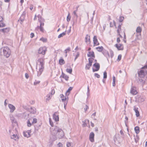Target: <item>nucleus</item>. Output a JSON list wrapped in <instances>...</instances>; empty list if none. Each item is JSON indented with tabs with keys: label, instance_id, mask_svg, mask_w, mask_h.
Listing matches in <instances>:
<instances>
[{
	"label": "nucleus",
	"instance_id": "obj_43",
	"mask_svg": "<svg viewBox=\"0 0 147 147\" xmlns=\"http://www.w3.org/2000/svg\"><path fill=\"white\" fill-rule=\"evenodd\" d=\"M40 40L42 41L43 42H46L47 41V39L46 38H42L40 39Z\"/></svg>",
	"mask_w": 147,
	"mask_h": 147
},
{
	"label": "nucleus",
	"instance_id": "obj_32",
	"mask_svg": "<svg viewBox=\"0 0 147 147\" xmlns=\"http://www.w3.org/2000/svg\"><path fill=\"white\" fill-rule=\"evenodd\" d=\"M68 96H65V97H64L63 98H62L61 100L63 102H64L65 101L67 100H67L68 99Z\"/></svg>",
	"mask_w": 147,
	"mask_h": 147
},
{
	"label": "nucleus",
	"instance_id": "obj_40",
	"mask_svg": "<svg viewBox=\"0 0 147 147\" xmlns=\"http://www.w3.org/2000/svg\"><path fill=\"white\" fill-rule=\"evenodd\" d=\"M72 69H66L67 72L70 74H71V73H72Z\"/></svg>",
	"mask_w": 147,
	"mask_h": 147
},
{
	"label": "nucleus",
	"instance_id": "obj_7",
	"mask_svg": "<svg viewBox=\"0 0 147 147\" xmlns=\"http://www.w3.org/2000/svg\"><path fill=\"white\" fill-rule=\"evenodd\" d=\"M94 134L93 132H91L89 135V139L90 140L91 142H94Z\"/></svg>",
	"mask_w": 147,
	"mask_h": 147
},
{
	"label": "nucleus",
	"instance_id": "obj_31",
	"mask_svg": "<svg viewBox=\"0 0 147 147\" xmlns=\"http://www.w3.org/2000/svg\"><path fill=\"white\" fill-rule=\"evenodd\" d=\"M142 31V28L140 27H138L136 30V32L137 33H140Z\"/></svg>",
	"mask_w": 147,
	"mask_h": 147
},
{
	"label": "nucleus",
	"instance_id": "obj_44",
	"mask_svg": "<svg viewBox=\"0 0 147 147\" xmlns=\"http://www.w3.org/2000/svg\"><path fill=\"white\" fill-rule=\"evenodd\" d=\"M69 15H70V14H69V13L68 14L67 17V21L68 22H69L70 20V18H71V17H70L69 16Z\"/></svg>",
	"mask_w": 147,
	"mask_h": 147
},
{
	"label": "nucleus",
	"instance_id": "obj_13",
	"mask_svg": "<svg viewBox=\"0 0 147 147\" xmlns=\"http://www.w3.org/2000/svg\"><path fill=\"white\" fill-rule=\"evenodd\" d=\"M85 42L87 44H89L90 43V36L87 34L85 38Z\"/></svg>",
	"mask_w": 147,
	"mask_h": 147
},
{
	"label": "nucleus",
	"instance_id": "obj_17",
	"mask_svg": "<svg viewBox=\"0 0 147 147\" xmlns=\"http://www.w3.org/2000/svg\"><path fill=\"white\" fill-rule=\"evenodd\" d=\"M29 111L31 113L35 114L36 112V109L34 107H31L29 109Z\"/></svg>",
	"mask_w": 147,
	"mask_h": 147
},
{
	"label": "nucleus",
	"instance_id": "obj_48",
	"mask_svg": "<svg viewBox=\"0 0 147 147\" xmlns=\"http://www.w3.org/2000/svg\"><path fill=\"white\" fill-rule=\"evenodd\" d=\"M124 18L123 17L121 16L119 18V21L120 22H121L123 20Z\"/></svg>",
	"mask_w": 147,
	"mask_h": 147
},
{
	"label": "nucleus",
	"instance_id": "obj_39",
	"mask_svg": "<svg viewBox=\"0 0 147 147\" xmlns=\"http://www.w3.org/2000/svg\"><path fill=\"white\" fill-rule=\"evenodd\" d=\"M40 82V81H37L35 80V81L34 82V86H36L37 84H39Z\"/></svg>",
	"mask_w": 147,
	"mask_h": 147
},
{
	"label": "nucleus",
	"instance_id": "obj_4",
	"mask_svg": "<svg viewBox=\"0 0 147 147\" xmlns=\"http://www.w3.org/2000/svg\"><path fill=\"white\" fill-rule=\"evenodd\" d=\"M120 136L119 134H116L114 137L113 140L115 144L117 145L120 143Z\"/></svg>",
	"mask_w": 147,
	"mask_h": 147
},
{
	"label": "nucleus",
	"instance_id": "obj_15",
	"mask_svg": "<svg viewBox=\"0 0 147 147\" xmlns=\"http://www.w3.org/2000/svg\"><path fill=\"white\" fill-rule=\"evenodd\" d=\"M138 108L136 107L135 106L134 107V110L135 112L136 115L137 117H138L140 116V113L138 111Z\"/></svg>",
	"mask_w": 147,
	"mask_h": 147
},
{
	"label": "nucleus",
	"instance_id": "obj_27",
	"mask_svg": "<svg viewBox=\"0 0 147 147\" xmlns=\"http://www.w3.org/2000/svg\"><path fill=\"white\" fill-rule=\"evenodd\" d=\"M66 30L65 32H63L62 33L59 35L58 36V38H60L63 37V36L65 35L66 34Z\"/></svg>",
	"mask_w": 147,
	"mask_h": 147
},
{
	"label": "nucleus",
	"instance_id": "obj_29",
	"mask_svg": "<svg viewBox=\"0 0 147 147\" xmlns=\"http://www.w3.org/2000/svg\"><path fill=\"white\" fill-rule=\"evenodd\" d=\"M115 81L116 78L115 76H113V82L112 85L113 86H115Z\"/></svg>",
	"mask_w": 147,
	"mask_h": 147
},
{
	"label": "nucleus",
	"instance_id": "obj_9",
	"mask_svg": "<svg viewBox=\"0 0 147 147\" xmlns=\"http://www.w3.org/2000/svg\"><path fill=\"white\" fill-rule=\"evenodd\" d=\"M146 72L144 70H141L138 73L139 76L141 78H143L144 77L145 75Z\"/></svg>",
	"mask_w": 147,
	"mask_h": 147
},
{
	"label": "nucleus",
	"instance_id": "obj_60",
	"mask_svg": "<svg viewBox=\"0 0 147 147\" xmlns=\"http://www.w3.org/2000/svg\"><path fill=\"white\" fill-rule=\"evenodd\" d=\"M67 102H65L64 103V108H65V109H66V107L67 105Z\"/></svg>",
	"mask_w": 147,
	"mask_h": 147
},
{
	"label": "nucleus",
	"instance_id": "obj_18",
	"mask_svg": "<svg viewBox=\"0 0 147 147\" xmlns=\"http://www.w3.org/2000/svg\"><path fill=\"white\" fill-rule=\"evenodd\" d=\"M11 139H13L15 140H17L18 139V137L16 134H14L11 135Z\"/></svg>",
	"mask_w": 147,
	"mask_h": 147
},
{
	"label": "nucleus",
	"instance_id": "obj_57",
	"mask_svg": "<svg viewBox=\"0 0 147 147\" xmlns=\"http://www.w3.org/2000/svg\"><path fill=\"white\" fill-rule=\"evenodd\" d=\"M55 92V90L54 89H52L51 90V93H50L49 94H52V95L53 94H54Z\"/></svg>",
	"mask_w": 147,
	"mask_h": 147
},
{
	"label": "nucleus",
	"instance_id": "obj_16",
	"mask_svg": "<svg viewBox=\"0 0 147 147\" xmlns=\"http://www.w3.org/2000/svg\"><path fill=\"white\" fill-rule=\"evenodd\" d=\"M9 28H5L1 29L0 31L4 33H7L9 32Z\"/></svg>",
	"mask_w": 147,
	"mask_h": 147
},
{
	"label": "nucleus",
	"instance_id": "obj_54",
	"mask_svg": "<svg viewBox=\"0 0 147 147\" xmlns=\"http://www.w3.org/2000/svg\"><path fill=\"white\" fill-rule=\"evenodd\" d=\"M71 146V143L70 142H68L67 143V147H69Z\"/></svg>",
	"mask_w": 147,
	"mask_h": 147
},
{
	"label": "nucleus",
	"instance_id": "obj_46",
	"mask_svg": "<svg viewBox=\"0 0 147 147\" xmlns=\"http://www.w3.org/2000/svg\"><path fill=\"white\" fill-rule=\"evenodd\" d=\"M27 125L28 127H30L31 125V124L29 120H28L27 122Z\"/></svg>",
	"mask_w": 147,
	"mask_h": 147
},
{
	"label": "nucleus",
	"instance_id": "obj_58",
	"mask_svg": "<svg viewBox=\"0 0 147 147\" xmlns=\"http://www.w3.org/2000/svg\"><path fill=\"white\" fill-rule=\"evenodd\" d=\"M25 77L27 79H28L29 77V76L28 74L27 73H26L25 74Z\"/></svg>",
	"mask_w": 147,
	"mask_h": 147
},
{
	"label": "nucleus",
	"instance_id": "obj_63",
	"mask_svg": "<svg viewBox=\"0 0 147 147\" xmlns=\"http://www.w3.org/2000/svg\"><path fill=\"white\" fill-rule=\"evenodd\" d=\"M34 36V34L33 33H32L30 34V37L32 38Z\"/></svg>",
	"mask_w": 147,
	"mask_h": 147
},
{
	"label": "nucleus",
	"instance_id": "obj_36",
	"mask_svg": "<svg viewBox=\"0 0 147 147\" xmlns=\"http://www.w3.org/2000/svg\"><path fill=\"white\" fill-rule=\"evenodd\" d=\"M63 77L66 80H67L69 78L68 76H67V75L65 74L63 75Z\"/></svg>",
	"mask_w": 147,
	"mask_h": 147
},
{
	"label": "nucleus",
	"instance_id": "obj_2",
	"mask_svg": "<svg viewBox=\"0 0 147 147\" xmlns=\"http://www.w3.org/2000/svg\"><path fill=\"white\" fill-rule=\"evenodd\" d=\"M45 61L43 58L38 59L37 62L36 70L37 76H39L42 74L44 68Z\"/></svg>",
	"mask_w": 147,
	"mask_h": 147
},
{
	"label": "nucleus",
	"instance_id": "obj_53",
	"mask_svg": "<svg viewBox=\"0 0 147 147\" xmlns=\"http://www.w3.org/2000/svg\"><path fill=\"white\" fill-rule=\"evenodd\" d=\"M121 55H119L118 57L117 60H118V61H120L121 59Z\"/></svg>",
	"mask_w": 147,
	"mask_h": 147
},
{
	"label": "nucleus",
	"instance_id": "obj_42",
	"mask_svg": "<svg viewBox=\"0 0 147 147\" xmlns=\"http://www.w3.org/2000/svg\"><path fill=\"white\" fill-rule=\"evenodd\" d=\"M93 59H94L92 58H89L88 59V61H89V63L90 64H91V65H92V61H93Z\"/></svg>",
	"mask_w": 147,
	"mask_h": 147
},
{
	"label": "nucleus",
	"instance_id": "obj_49",
	"mask_svg": "<svg viewBox=\"0 0 147 147\" xmlns=\"http://www.w3.org/2000/svg\"><path fill=\"white\" fill-rule=\"evenodd\" d=\"M37 122V119L36 118H34L32 122V124L36 123Z\"/></svg>",
	"mask_w": 147,
	"mask_h": 147
},
{
	"label": "nucleus",
	"instance_id": "obj_28",
	"mask_svg": "<svg viewBox=\"0 0 147 147\" xmlns=\"http://www.w3.org/2000/svg\"><path fill=\"white\" fill-rule=\"evenodd\" d=\"M10 119L12 123H16L17 121L16 119L13 116L10 117Z\"/></svg>",
	"mask_w": 147,
	"mask_h": 147
},
{
	"label": "nucleus",
	"instance_id": "obj_3",
	"mask_svg": "<svg viewBox=\"0 0 147 147\" xmlns=\"http://www.w3.org/2000/svg\"><path fill=\"white\" fill-rule=\"evenodd\" d=\"M1 51L3 52L4 56L7 58L9 57L11 54V51L7 47H2L1 49Z\"/></svg>",
	"mask_w": 147,
	"mask_h": 147
},
{
	"label": "nucleus",
	"instance_id": "obj_51",
	"mask_svg": "<svg viewBox=\"0 0 147 147\" xmlns=\"http://www.w3.org/2000/svg\"><path fill=\"white\" fill-rule=\"evenodd\" d=\"M94 75L96 77H97L98 78H100V75L97 73H95L94 74Z\"/></svg>",
	"mask_w": 147,
	"mask_h": 147
},
{
	"label": "nucleus",
	"instance_id": "obj_34",
	"mask_svg": "<svg viewBox=\"0 0 147 147\" xmlns=\"http://www.w3.org/2000/svg\"><path fill=\"white\" fill-rule=\"evenodd\" d=\"M96 49L98 51H102L103 49V47H102L101 46L100 47H97L96 48Z\"/></svg>",
	"mask_w": 147,
	"mask_h": 147
},
{
	"label": "nucleus",
	"instance_id": "obj_11",
	"mask_svg": "<svg viewBox=\"0 0 147 147\" xmlns=\"http://www.w3.org/2000/svg\"><path fill=\"white\" fill-rule=\"evenodd\" d=\"M115 47L117 48L118 50H122L123 49V45L120 44H115Z\"/></svg>",
	"mask_w": 147,
	"mask_h": 147
},
{
	"label": "nucleus",
	"instance_id": "obj_22",
	"mask_svg": "<svg viewBox=\"0 0 147 147\" xmlns=\"http://www.w3.org/2000/svg\"><path fill=\"white\" fill-rule=\"evenodd\" d=\"M3 20V18L2 17L0 16V27H3L5 26V24L3 23L2 22Z\"/></svg>",
	"mask_w": 147,
	"mask_h": 147
},
{
	"label": "nucleus",
	"instance_id": "obj_47",
	"mask_svg": "<svg viewBox=\"0 0 147 147\" xmlns=\"http://www.w3.org/2000/svg\"><path fill=\"white\" fill-rule=\"evenodd\" d=\"M121 25H119L118 26V29L117 30V32L118 33H119L120 30H121Z\"/></svg>",
	"mask_w": 147,
	"mask_h": 147
},
{
	"label": "nucleus",
	"instance_id": "obj_10",
	"mask_svg": "<svg viewBox=\"0 0 147 147\" xmlns=\"http://www.w3.org/2000/svg\"><path fill=\"white\" fill-rule=\"evenodd\" d=\"M8 107L10 109V113L13 112L16 109L15 107L11 104L8 105Z\"/></svg>",
	"mask_w": 147,
	"mask_h": 147
},
{
	"label": "nucleus",
	"instance_id": "obj_35",
	"mask_svg": "<svg viewBox=\"0 0 147 147\" xmlns=\"http://www.w3.org/2000/svg\"><path fill=\"white\" fill-rule=\"evenodd\" d=\"M59 63L60 65H63L65 63L63 59H61L59 60Z\"/></svg>",
	"mask_w": 147,
	"mask_h": 147
},
{
	"label": "nucleus",
	"instance_id": "obj_56",
	"mask_svg": "<svg viewBox=\"0 0 147 147\" xmlns=\"http://www.w3.org/2000/svg\"><path fill=\"white\" fill-rule=\"evenodd\" d=\"M88 109V107L87 105H86L85 107L84 108V110L86 112Z\"/></svg>",
	"mask_w": 147,
	"mask_h": 147
},
{
	"label": "nucleus",
	"instance_id": "obj_50",
	"mask_svg": "<svg viewBox=\"0 0 147 147\" xmlns=\"http://www.w3.org/2000/svg\"><path fill=\"white\" fill-rule=\"evenodd\" d=\"M79 53L77 52V54L76 55L75 58L74 59V61H75L76 59L78 58V57L79 56Z\"/></svg>",
	"mask_w": 147,
	"mask_h": 147
},
{
	"label": "nucleus",
	"instance_id": "obj_24",
	"mask_svg": "<svg viewBox=\"0 0 147 147\" xmlns=\"http://www.w3.org/2000/svg\"><path fill=\"white\" fill-rule=\"evenodd\" d=\"M134 130L136 133L138 134L140 132V128L138 126H136L134 128Z\"/></svg>",
	"mask_w": 147,
	"mask_h": 147
},
{
	"label": "nucleus",
	"instance_id": "obj_61",
	"mask_svg": "<svg viewBox=\"0 0 147 147\" xmlns=\"http://www.w3.org/2000/svg\"><path fill=\"white\" fill-rule=\"evenodd\" d=\"M136 137L137 138V139H136L135 138V142L136 143H137V142L138 141V140H139L138 137L137 136H136Z\"/></svg>",
	"mask_w": 147,
	"mask_h": 147
},
{
	"label": "nucleus",
	"instance_id": "obj_62",
	"mask_svg": "<svg viewBox=\"0 0 147 147\" xmlns=\"http://www.w3.org/2000/svg\"><path fill=\"white\" fill-rule=\"evenodd\" d=\"M89 86H88V91L87 92V95L88 96L89 95Z\"/></svg>",
	"mask_w": 147,
	"mask_h": 147
},
{
	"label": "nucleus",
	"instance_id": "obj_59",
	"mask_svg": "<svg viewBox=\"0 0 147 147\" xmlns=\"http://www.w3.org/2000/svg\"><path fill=\"white\" fill-rule=\"evenodd\" d=\"M77 10H78V7L77 8V9L76 10H75L74 11V12H73V13L74 14V15L75 16V15H76L77 14V13H76V12L77 11Z\"/></svg>",
	"mask_w": 147,
	"mask_h": 147
},
{
	"label": "nucleus",
	"instance_id": "obj_1",
	"mask_svg": "<svg viewBox=\"0 0 147 147\" xmlns=\"http://www.w3.org/2000/svg\"><path fill=\"white\" fill-rule=\"evenodd\" d=\"M50 129L52 134L55 136V138L54 140L57 138L61 139L64 136V133L62 130L57 126H55L54 128H50Z\"/></svg>",
	"mask_w": 147,
	"mask_h": 147
},
{
	"label": "nucleus",
	"instance_id": "obj_12",
	"mask_svg": "<svg viewBox=\"0 0 147 147\" xmlns=\"http://www.w3.org/2000/svg\"><path fill=\"white\" fill-rule=\"evenodd\" d=\"M30 130H28L27 131L24 132V136L27 138L29 137L30 136L31 133Z\"/></svg>",
	"mask_w": 147,
	"mask_h": 147
},
{
	"label": "nucleus",
	"instance_id": "obj_23",
	"mask_svg": "<svg viewBox=\"0 0 147 147\" xmlns=\"http://www.w3.org/2000/svg\"><path fill=\"white\" fill-rule=\"evenodd\" d=\"M137 91L136 90L133 88H131L130 93L133 95L136 94H137Z\"/></svg>",
	"mask_w": 147,
	"mask_h": 147
},
{
	"label": "nucleus",
	"instance_id": "obj_14",
	"mask_svg": "<svg viewBox=\"0 0 147 147\" xmlns=\"http://www.w3.org/2000/svg\"><path fill=\"white\" fill-rule=\"evenodd\" d=\"M93 40L94 45H99V43L98 42L97 37L96 36H94L93 38Z\"/></svg>",
	"mask_w": 147,
	"mask_h": 147
},
{
	"label": "nucleus",
	"instance_id": "obj_55",
	"mask_svg": "<svg viewBox=\"0 0 147 147\" xmlns=\"http://www.w3.org/2000/svg\"><path fill=\"white\" fill-rule=\"evenodd\" d=\"M58 146L59 147H62L63 146V145L62 144L60 143L59 142L57 144Z\"/></svg>",
	"mask_w": 147,
	"mask_h": 147
},
{
	"label": "nucleus",
	"instance_id": "obj_41",
	"mask_svg": "<svg viewBox=\"0 0 147 147\" xmlns=\"http://www.w3.org/2000/svg\"><path fill=\"white\" fill-rule=\"evenodd\" d=\"M49 121L50 125L52 127H53V123L51 118H49Z\"/></svg>",
	"mask_w": 147,
	"mask_h": 147
},
{
	"label": "nucleus",
	"instance_id": "obj_52",
	"mask_svg": "<svg viewBox=\"0 0 147 147\" xmlns=\"http://www.w3.org/2000/svg\"><path fill=\"white\" fill-rule=\"evenodd\" d=\"M107 77V74L106 72L105 71L104 73V78H106Z\"/></svg>",
	"mask_w": 147,
	"mask_h": 147
},
{
	"label": "nucleus",
	"instance_id": "obj_25",
	"mask_svg": "<svg viewBox=\"0 0 147 147\" xmlns=\"http://www.w3.org/2000/svg\"><path fill=\"white\" fill-rule=\"evenodd\" d=\"M72 88L70 87L68 89L67 91L65 93V95L66 96H68L70 93V91L72 90Z\"/></svg>",
	"mask_w": 147,
	"mask_h": 147
},
{
	"label": "nucleus",
	"instance_id": "obj_30",
	"mask_svg": "<svg viewBox=\"0 0 147 147\" xmlns=\"http://www.w3.org/2000/svg\"><path fill=\"white\" fill-rule=\"evenodd\" d=\"M29 114L27 113H24L23 114V117L25 119H27L28 118Z\"/></svg>",
	"mask_w": 147,
	"mask_h": 147
},
{
	"label": "nucleus",
	"instance_id": "obj_8",
	"mask_svg": "<svg viewBox=\"0 0 147 147\" xmlns=\"http://www.w3.org/2000/svg\"><path fill=\"white\" fill-rule=\"evenodd\" d=\"M53 119L55 121H59V115L57 112L54 113L53 115Z\"/></svg>",
	"mask_w": 147,
	"mask_h": 147
},
{
	"label": "nucleus",
	"instance_id": "obj_64",
	"mask_svg": "<svg viewBox=\"0 0 147 147\" xmlns=\"http://www.w3.org/2000/svg\"><path fill=\"white\" fill-rule=\"evenodd\" d=\"M38 20L39 19L40 20H41V17L40 15H38Z\"/></svg>",
	"mask_w": 147,
	"mask_h": 147
},
{
	"label": "nucleus",
	"instance_id": "obj_38",
	"mask_svg": "<svg viewBox=\"0 0 147 147\" xmlns=\"http://www.w3.org/2000/svg\"><path fill=\"white\" fill-rule=\"evenodd\" d=\"M70 51L71 49L70 48L68 47L65 50L64 52L65 53V54H67V52H69Z\"/></svg>",
	"mask_w": 147,
	"mask_h": 147
},
{
	"label": "nucleus",
	"instance_id": "obj_19",
	"mask_svg": "<svg viewBox=\"0 0 147 147\" xmlns=\"http://www.w3.org/2000/svg\"><path fill=\"white\" fill-rule=\"evenodd\" d=\"M52 97V94L49 93L48 94L46 97V101H49L50 99H51Z\"/></svg>",
	"mask_w": 147,
	"mask_h": 147
},
{
	"label": "nucleus",
	"instance_id": "obj_37",
	"mask_svg": "<svg viewBox=\"0 0 147 147\" xmlns=\"http://www.w3.org/2000/svg\"><path fill=\"white\" fill-rule=\"evenodd\" d=\"M37 29H40V30L42 32H43L44 31V29L43 28L42 26H38L37 27Z\"/></svg>",
	"mask_w": 147,
	"mask_h": 147
},
{
	"label": "nucleus",
	"instance_id": "obj_45",
	"mask_svg": "<svg viewBox=\"0 0 147 147\" xmlns=\"http://www.w3.org/2000/svg\"><path fill=\"white\" fill-rule=\"evenodd\" d=\"M38 21L40 23V26H43L44 25V23L43 22H41V20H40L38 19Z\"/></svg>",
	"mask_w": 147,
	"mask_h": 147
},
{
	"label": "nucleus",
	"instance_id": "obj_21",
	"mask_svg": "<svg viewBox=\"0 0 147 147\" xmlns=\"http://www.w3.org/2000/svg\"><path fill=\"white\" fill-rule=\"evenodd\" d=\"M87 55L88 57H95L94 53L93 51H90L88 54Z\"/></svg>",
	"mask_w": 147,
	"mask_h": 147
},
{
	"label": "nucleus",
	"instance_id": "obj_5",
	"mask_svg": "<svg viewBox=\"0 0 147 147\" xmlns=\"http://www.w3.org/2000/svg\"><path fill=\"white\" fill-rule=\"evenodd\" d=\"M46 49L45 47H41L39 48L38 50V53L39 54L44 55L45 53Z\"/></svg>",
	"mask_w": 147,
	"mask_h": 147
},
{
	"label": "nucleus",
	"instance_id": "obj_6",
	"mask_svg": "<svg viewBox=\"0 0 147 147\" xmlns=\"http://www.w3.org/2000/svg\"><path fill=\"white\" fill-rule=\"evenodd\" d=\"M93 66L96 68V69H94L93 68H92V70L93 72L97 71L99 69L100 65L98 63H96L93 65Z\"/></svg>",
	"mask_w": 147,
	"mask_h": 147
},
{
	"label": "nucleus",
	"instance_id": "obj_20",
	"mask_svg": "<svg viewBox=\"0 0 147 147\" xmlns=\"http://www.w3.org/2000/svg\"><path fill=\"white\" fill-rule=\"evenodd\" d=\"M26 13L25 12H24L20 18V20L21 22H23L24 21L25 17V16Z\"/></svg>",
	"mask_w": 147,
	"mask_h": 147
},
{
	"label": "nucleus",
	"instance_id": "obj_33",
	"mask_svg": "<svg viewBox=\"0 0 147 147\" xmlns=\"http://www.w3.org/2000/svg\"><path fill=\"white\" fill-rule=\"evenodd\" d=\"M92 65H91V64H90L89 63L87 64L86 65L85 67L86 69H89L90 68V67Z\"/></svg>",
	"mask_w": 147,
	"mask_h": 147
},
{
	"label": "nucleus",
	"instance_id": "obj_26",
	"mask_svg": "<svg viewBox=\"0 0 147 147\" xmlns=\"http://www.w3.org/2000/svg\"><path fill=\"white\" fill-rule=\"evenodd\" d=\"M83 123L82 124L83 127H85L87 125V123H89V120L86 119L85 120V121H83Z\"/></svg>",
	"mask_w": 147,
	"mask_h": 147
}]
</instances>
